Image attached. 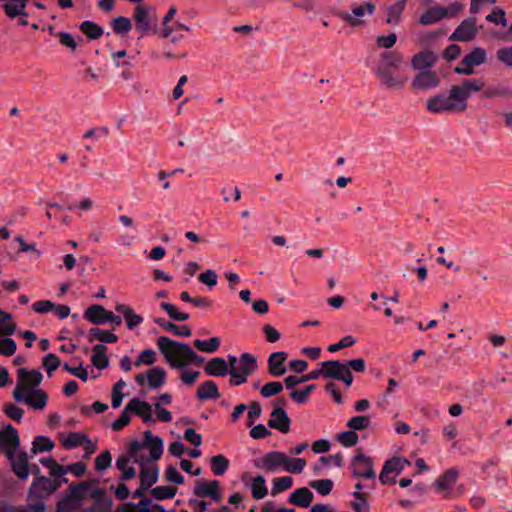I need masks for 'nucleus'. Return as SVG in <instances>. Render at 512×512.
<instances>
[{
    "instance_id": "4d7b16f0",
    "label": "nucleus",
    "mask_w": 512,
    "mask_h": 512,
    "mask_svg": "<svg viewBox=\"0 0 512 512\" xmlns=\"http://www.w3.org/2000/svg\"><path fill=\"white\" fill-rule=\"evenodd\" d=\"M17 349L16 342L7 337L0 338V355L9 357L12 356Z\"/></svg>"
},
{
    "instance_id": "5fc2aeb1",
    "label": "nucleus",
    "mask_w": 512,
    "mask_h": 512,
    "mask_svg": "<svg viewBox=\"0 0 512 512\" xmlns=\"http://www.w3.org/2000/svg\"><path fill=\"white\" fill-rule=\"evenodd\" d=\"M160 306L167 312L169 317L175 321H185L189 318L187 313L180 312L174 305L168 302H162Z\"/></svg>"
},
{
    "instance_id": "3c124183",
    "label": "nucleus",
    "mask_w": 512,
    "mask_h": 512,
    "mask_svg": "<svg viewBox=\"0 0 512 512\" xmlns=\"http://www.w3.org/2000/svg\"><path fill=\"white\" fill-rule=\"evenodd\" d=\"M86 435L80 432L69 433L63 440L62 444L65 448L71 449L81 446L86 441Z\"/></svg>"
},
{
    "instance_id": "13d9d810",
    "label": "nucleus",
    "mask_w": 512,
    "mask_h": 512,
    "mask_svg": "<svg viewBox=\"0 0 512 512\" xmlns=\"http://www.w3.org/2000/svg\"><path fill=\"white\" fill-rule=\"evenodd\" d=\"M310 486L321 495H328L333 488V481L330 479L314 480Z\"/></svg>"
},
{
    "instance_id": "b1692460",
    "label": "nucleus",
    "mask_w": 512,
    "mask_h": 512,
    "mask_svg": "<svg viewBox=\"0 0 512 512\" xmlns=\"http://www.w3.org/2000/svg\"><path fill=\"white\" fill-rule=\"evenodd\" d=\"M459 477V470L456 468H450L444 472L435 482L434 487L437 492L445 491V497L450 495L452 486L456 483Z\"/></svg>"
},
{
    "instance_id": "a878e982",
    "label": "nucleus",
    "mask_w": 512,
    "mask_h": 512,
    "mask_svg": "<svg viewBox=\"0 0 512 512\" xmlns=\"http://www.w3.org/2000/svg\"><path fill=\"white\" fill-rule=\"evenodd\" d=\"M287 353L283 351L274 352L268 358V371L272 376H281L286 373L284 363Z\"/></svg>"
},
{
    "instance_id": "680f3d73",
    "label": "nucleus",
    "mask_w": 512,
    "mask_h": 512,
    "mask_svg": "<svg viewBox=\"0 0 512 512\" xmlns=\"http://www.w3.org/2000/svg\"><path fill=\"white\" fill-rule=\"evenodd\" d=\"M40 462L49 469L52 476H62L66 473L65 468L56 463L52 458H43Z\"/></svg>"
},
{
    "instance_id": "39448f33",
    "label": "nucleus",
    "mask_w": 512,
    "mask_h": 512,
    "mask_svg": "<svg viewBox=\"0 0 512 512\" xmlns=\"http://www.w3.org/2000/svg\"><path fill=\"white\" fill-rule=\"evenodd\" d=\"M157 346L166 362L172 368H183L187 366L191 347L185 343L174 341L166 336L157 339Z\"/></svg>"
},
{
    "instance_id": "cd10ccee",
    "label": "nucleus",
    "mask_w": 512,
    "mask_h": 512,
    "mask_svg": "<svg viewBox=\"0 0 512 512\" xmlns=\"http://www.w3.org/2000/svg\"><path fill=\"white\" fill-rule=\"evenodd\" d=\"M3 9L9 18L17 16L27 17L26 5L27 0H4Z\"/></svg>"
},
{
    "instance_id": "7c9ffc66",
    "label": "nucleus",
    "mask_w": 512,
    "mask_h": 512,
    "mask_svg": "<svg viewBox=\"0 0 512 512\" xmlns=\"http://www.w3.org/2000/svg\"><path fill=\"white\" fill-rule=\"evenodd\" d=\"M131 460L132 457L129 456L128 451L116 460V467L121 471L122 480H130L136 476V469L130 465Z\"/></svg>"
},
{
    "instance_id": "c85d7f7f",
    "label": "nucleus",
    "mask_w": 512,
    "mask_h": 512,
    "mask_svg": "<svg viewBox=\"0 0 512 512\" xmlns=\"http://www.w3.org/2000/svg\"><path fill=\"white\" fill-rule=\"evenodd\" d=\"M313 498V493L308 488L302 487L291 493L289 502L296 506L307 508L312 503Z\"/></svg>"
},
{
    "instance_id": "de8ad7c7",
    "label": "nucleus",
    "mask_w": 512,
    "mask_h": 512,
    "mask_svg": "<svg viewBox=\"0 0 512 512\" xmlns=\"http://www.w3.org/2000/svg\"><path fill=\"white\" fill-rule=\"evenodd\" d=\"M54 447V443L45 436H38L34 439L31 454L35 455L38 452L50 451Z\"/></svg>"
},
{
    "instance_id": "412c9836",
    "label": "nucleus",
    "mask_w": 512,
    "mask_h": 512,
    "mask_svg": "<svg viewBox=\"0 0 512 512\" xmlns=\"http://www.w3.org/2000/svg\"><path fill=\"white\" fill-rule=\"evenodd\" d=\"M19 436L17 430L11 425H7L0 431V448L4 449L6 454L19 448Z\"/></svg>"
},
{
    "instance_id": "f8f14e48",
    "label": "nucleus",
    "mask_w": 512,
    "mask_h": 512,
    "mask_svg": "<svg viewBox=\"0 0 512 512\" xmlns=\"http://www.w3.org/2000/svg\"><path fill=\"white\" fill-rule=\"evenodd\" d=\"M84 318L95 325L111 322L116 326L121 325L122 319L113 312L106 310L103 306L94 304L84 312Z\"/></svg>"
},
{
    "instance_id": "6e6552de",
    "label": "nucleus",
    "mask_w": 512,
    "mask_h": 512,
    "mask_svg": "<svg viewBox=\"0 0 512 512\" xmlns=\"http://www.w3.org/2000/svg\"><path fill=\"white\" fill-rule=\"evenodd\" d=\"M133 20L135 29L146 35L150 31L157 32V15L155 9L146 5H137L134 8Z\"/></svg>"
},
{
    "instance_id": "f3484780",
    "label": "nucleus",
    "mask_w": 512,
    "mask_h": 512,
    "mask_svg": "<svg viewBox=\"0 0 512 512\" xmlns=\"http://www.w3.org/2000/svg\"><path fill=\"white\" fill-rule=\"evenodd\" d=\"M15 474L21 479H27L30 473L28 465V456L19 448L7 454Z\"/></svg>"
},
{
    "instance_id": "4c0bfd02",
    "label": "nucleus",
    "mask_w": 512,
    "mask_h": 512,
    "mask_svg": "<svg viewBox=\"0 0 512 512\" xmlns=\"http://www.w3.org/2000/svg\"><path fill=\"white\" fill-rule=\"evenodd\" d=\"M155 323L162 327L165 331L173 332L175 335L189 337L191 329L188 326H177L172 322H168L163 318H156Z\"/></svg>"
},
{
    "instance_id": "2f4dec72",
    "label": "nucleus",
    "mask_w": 512,
    "mask_h": 512,
    "mask_svg": "<svg viewBox=\"0 0 512 512\" xmlns=\"http://www.w3.org/2000/svg\"><path fill=\"white\" fill-rule=\"evenodd\" d=\"M115 309L124 316L128 329H134L143 322L142 316L135 314L133 310L125 304H117Z\"/></svg>"
},
{
    "instance_id": "4468645a",
    "label": "nucleus",
    "mask_w": 512,
    "mask_h": 512,
    "mask_svg": "<svg viewBox=\"0 0 512 512\" xmlns=\"http://www.w3.org/2000/svg\"><path fill=\"white\" fill-rule=\"evenodd\" d=\"M440 78L436 72L425 70L417 73L411 81V89L415 92H422L437 88Z\"/></svg>"
},
{
    "instance_id": "473e14b6",
    "label": "nucleus",
    "mask_w": 512,
    "mask_h": 512,
    "mask_svg": "<svg viewBox=\"0 0 512 512\" xmlns=\"http://www.w3.org/2000/svg\"><path fill=\"white\" fill-rule=\"evenodd\" d=\"M205 371L210 376H225L228 373V364L223 358L216 357L207 363Z\"/></svg>"
},
{
    "instance_id": "6e6d98bb",
    "label": "nucleus",
    "mask_w": 512,
    "mask_h": 512,
    "mask_svg": "<svg viewBox=\"0 0 512 512\" xmlns=\"http://www.w3.org/2000/svg\"><path fill=\"white\" fill-rule=\"evenodd\" d=\"M151 494L158 500L173 498L176 494V489L169 486H158L151 490Z\"/></svg>"
},
{
    "instance_id": "72a5a7b5",
    "label": "nucleus",
    "mask_w": 512,
    "mask_h": 512,
    "mask_svg": "<svg viewBox=\"0 0 512 512\" xmlns=\"http://www.w3.org/2000/svg\"><path fill=\"white\" fill-rule=\"evenodd\" d=\"M159 475L157 466L146 467L141 466L140 472V483L144 489H149L154 483H156Z\"/></svg>"
},
{
    "instance_id": "2eb2a0df",
    "label": "nucleus",
    "mask_w": 512,
    "mask_h": 512,
    "mask_svg": "<svg viewBox=\"0 0 512 512\" xmlns=\"http://www.w3.org/2000/svg\"><path fill=\"white\" fill-rule=\"evenodd\" d=\"M351 468L354 477H363L365 479H374L376 477L372 459L361 452L353 457Z\"/></svg>"
},
{
    "instance_id": "a19ab883",
    "label": "nucleus",
    "mask_w": 512,
    "mask_h": 512,
    "mask_svg": "<svg viewBox=\"0 0 512 512\" xmlns=\"http://www.w3.org/2000/svg\"><path fill=\"white\" fill-rule=\"evenodd\" d=\"M0 329L2 335L10 336L16 331V324L12 321L10 313L5 312L0 308Z\"/></svg>"
},
{
    "instance_id": "9b49d317",
    "label": "nucleus",
    "mask_w": 512,
    "mask_h": 512,
    "mask_svg": "<svg viewBox=\"0 0 512 512\" xmlns=\"http://www.w3.org/2000/svg\"><path fill=\"white\" fill-rule=\"evenodd\" d=\"M375 73L380 84L389 91H400L404 89L409 80V75L403 70L392 72L375 71Z\"/></svg>"
},
{
    "instance_id": "8fccbe9b",
    "label": "nucleus",
    "mask_w": 512,
    "mask_h": 512,
    "mask_svg": "<svg viewBox=\"0 0 512 512\" xmlns=\"http://www.w3.org/2000/svg\"><path fill=\"white\" fill-rule=\"evenodd\" d=\"M219 345H220V341H219V338H217V337H212L209 340L196 339L194 341V346L198 350L207 352V353L215 352L219 348Z\"/></svg>"
},
{
    "instance_id": "603ef678",
    "label": "nucleus",
    "mask_w": 512,
    "mask_h": 512,
    "mask_svg": "<svg viewBox=\"0 0 512 512\" xmlns=\"http://www.w3.org/2000/svg\"><path fill=\"white\" fill-rule=\"evenodd\" d=\"M353 496L355 500L350 503L351 508L355 512H369V504L366 500V495L359 491H355Z\"/></svg>"
},
{
    "instance_id": "423d86ee",
    "label": "nucleus",
    "mask_w": 512,
    "mask_h": 512,
    "mask_svg": "<svg viewBox=\"0 0 512 512\" xmlns=\"http://www.w3.org/2000/svg\"><path fill=\"white\" fill-rule=\"evenodd\" d=\"M376 10V6L371 1L362 3H354L350 7V11L338 12V17L349 24L353 28H360L366 25L364 17L372 16Z\"/></svg>"
},
{
    "instance_id": "ea45409f",
    "label": "nucleus",
    "mask_w": 512,
    "mask_h": 512,
    "mask_svg": "<svg viewBox=\"0 0 512 512\" xmlns=\"http://www.w3.org/2000/svg\"><path fill=\"white\" fill-rule=\"evenodd\" d=\"M94 339H98L103 343H115L118 341L117 335L99 328H92L89 331V341L92 342Z\"/></svg>"
},
{
    "instance_id": "09e8293b",
    "label": "nucleus",
    "mask_w": 512,
    "mask_h": 512,
    "mask_svg": "<svg viewBox=\"0 0 512 512\" xmlns=\"http://www.w3.org/2000/svg\"><path fill=\"white\" fill-rule=\"evenodd\" d=\"M80 29L90 39H98L103 35V29L92 21L82 22Z\"/></svg>"
},
{
    "instance_id": "37998d69",
    "label": "nucleus",
    "mask_w": 512,
    "mask_h": 512,
    "mask_svg": "<svg viewBox=\"0 0 512 512\" xmlns=\"http://www.w3.org/2000/svg\"><path fill=\"white\" fill-rule=\"evenodd\" d=\"M113 31L118 35H125L132 29L131 20L124 16L116 17L112 20Z\"/></svg>"
},
{
    "instance_id": "6ab92c4d",
    "label": "nucleus",
    "mask_w": 512,
    "mask_h": 512,
    "mask_svg": "<svg viewBox=\"0 0 512 512\" xmlns=\"http://www.w3.org/2000/svg\"><path fill=\"white\" fill-rule=\"evenodd\" d=\"M194 494L198 497H210L215 502L222 499L218 480L210 482L198 480L194 487Z\"/></svg>"
},
{
    "instance_id": "c03bdc74",
    "label": "nucleus",
    "mask_w": 512,
    "mask_h": 512,
    "mask_svg": "<svg viewBox=\"0 0 512 512\" xmlns=\"http://www.w3.org/2000/svg\"><path fill=\"white\" fill-rule=\"evenodd\" d=\"M371 424V418L368 415H358L354 416L347 422V427H349L351 430L355 431H361L369 428Z\"/></svg>"
},
{
    "instance_id": "393cba45",
    "label": "nucleus",
    "mask_w": 512,
    "mask_h": 512,
    "mask_svg": "<svg viewBox=\"0 0 512 512\" xmlns=\"http://www.w3.org/2000/svg\"><path fill=\"white\" fill-rule=\"evenodd\" d=\"M127 411L141 417L145 422L152 421V406L140 400L139 398H132L127 404Z\"/></svg>"
},
{
    "instance_id": "49530a36",
    "label": "nucleus",
    "mask_w": 512,
    "mask_h": 512,
    "mask_svg": "<svg viewBox=\"0 0 512 512\" xmlns=\"http://www.w3.org/2000/svg\"><path fill=\"white\" fill-rule=\"evenodd\" d=\"M252 496L255 499H262L267 495V487L263 476H257L251 483Z\"/></svg>"
},
{
    "instance_id": "aec40b11",
    "label": "nucleus",
    "mask_w": 512,
    "mask_h": 512,
    "mask_svg": "<svg viewBox=\"0 0 512 512\" xmlns=\"http://www.w3.org/2000/svg\"><path fill=\"white\" fill-rule=\"evenodd\" d=\"M382 61L376 71L392 72L402 70L404 58L399 52H386L382 54Z\"/></svg>"
},
{
    "instance_id": "f257e3e1",
    "label": "nucleus",
    "mask_w": 512,
    "mask_h": 512,
    "mask_svg": "<svg viewBox=\"0 0 512 512\" xmlns=\"http://www.w3.org/2000/svg\"><path fill=\"white\" fill-rule=\"evenodd\" d=\"M484 86L485 81L481 78L465 79L460 84L453 85L448 93L430 97L426 102V108L435 114L464 112L470 95L481 91Z\"/></svg>"
},
{
    "instance_id": "69168bd1",
    "label": "nucleus",
    "mask_w": 512,
    "mask_h": 512,
    "mask_svg": "<svg viewBox=\"0 0 512 512\" xmlns=\"http://www.w3.org/2000/svg\"><path fill=\"white\" fill-rule=\"evenodd\" d=\"M112 457L108 450L103 451L95 459V468L97 471H103L111 465Z\"/></svg>"
},
{
    "instance_id": "bf43d9fd",
    "label": "nucleus",
    "mask_w": 512,
    "mask_h": 512,
    "mask_svg": "<svg viewBox=\"0 0 512 512\" xmlns=\"http://www.w3.org/2000/svg\"><path fill=\"white\" fill-rule=\"evenodd\" d=\"M282 390L283 385L281 382H268L261 388V395L265 398H269L279 394Z\"/></svg>"
},
{
    "instance_id": "e2e57ef3",
    "label": "nucleus",
    "mask_w": 512,
    "mask_h": 512,
    "mask_svg": "<svg viewBox=\"0 0 512 512\" xmlns=\"http://www.w3.org/2000/svg\"><path fill=\"white\" fill-rule=\"evenodd\" d=\"M156 361V353L155 351L151 350V349H146V350H143L138 358L136 359L134 365L136 367H139L141 366L142 364H145V365H152L154 364V362Z\"/></svg>"
},
{
    "instance_id": "0e129e2a",
    "label": "nucleus",
    "mask_w": 512,
    "mask_h": 512,
    "mask_svg": "<svg viewBox=\"0 0 512 512\" xmlns=\"http://www.w3.org/2000/svg\"><path fill=\"white\" fill-rule=\"evenodd\" d=\"M496 57L498 61L503 63L506 67H512V45L499 48L496 51Z\"/></svg>"
},
{
    "instance_id": "20e7f679",
    "label": "nucleus",
    "mask_w": 512,
    "mask_h": 512,
    "mask_svg": "<svg viewBox=\"0 0 512 512\" xmlns=\"http://www.w3.org/2000/svg\"><path fill=\"white\" fill-rule=\"evenodd\" d=\"M61 485L59 480H50L46 477L35 479L29 489L28 504L23 508H13L5 512H45L44 500Z\"/></svg>"
},
{
    "instance_id": "0eeeda50",
    "label": "nucleus",
    "mask_w": 512,
    "mask_h": 512,
    "mask_svg": "<svg viewBox=\"0 0 512 512\" xmlns=\"http://www.w3.org/2000/svg\"><path fill=\"white\" fill-rule=\"evenodd\" d=\"M95 491L87 483H81L78 486L70 487V492L62 498L58 504L57 509L59 512H72L80 505V501L87 496H94Z\"/></svg>"
},
{
    "instance_id": "a18cd8bd",
    "label": "nucleus",
    "mask_w": 512,
    "mask_h": 512,
    "mask_svg": "<svg viewBox=\"0 0 512 512\" xmlns=\"http://www.w3.org/2000/svg\"><path fill=\"white\" fill-rule=\"evenodd\" d=\"M210 465L213 473L219 476L223 475L227 471L229 467V461L223 455H215L211 457Z\"/></svg>"
},
{
    "instance_id": "5701e85b",
    "label": "nucleus",
    "mask_w": 512,
    "mask_h": 512,
    "mask_svg": "<svg viewBox=\"0 0 512 512\" xmlns=\"http://www.w3.org/2000/svg\"><path fill=\"white\" fill-rule=\"evenodd\" d=\"M406 0H396L385 7V22L390 26H398L402 21V15L406 8Z\"/></svg>"
},
{
    "instance_id": "052dcab7",
    "label": "nucleus",
    "mask_w": 512,
    "mask_h": 512,
    "mask_svg": "<svg viewBox=\"0 0 512 512\" xmlns=\"http://www.w3.org/2000/svg\"><path fill=\"white\" fill-rule=\"evenodd\" d=\"M358 435L353 430L344 431L337 435V440L345 447H352L358 442Z\"/></svg>"
},
{
    "instance_id": "1a4fd4ad",
    "label": "nucleus",
    "mask_w": 512,
    "mask_h": 512,
    "mask_svg": "<svg viewBox=\"0 0 512 512\" xmlns=\"http://www.w3.org/2000/svg\"><path fill=\"white\" fill-rule=\"evenodd\" d=\"M487 52L482 47H474L466 54L461 62L455 67L454 72L470 76L474 74V68L487 62Z\"/></svg>"
},
{
    "instance_id": "4be33fe9",
    "label": "nucleus",
    "mask_w": 512,
    "mask_h": 512,
    "mask_svg": "<svg viewBox=\"0 0 512 512\" xmlns=\"http://www.w3.org/2000/svg\"><path fill=\"white\" fill-rule=\"evenodd\" d=\"M268 426L277 429L282 433H287L290 429V419L285 410L278 406L273 409L268 421Z\"/></svg>"
},
{
    "instance_id": "ddd939ff",
    "label": "nucleus",
    "mask_w": 512,
    "mask_h": 512,
    "mask_svg": "<svg viewBox=\"0 0 512 512\" xmlns=\"http://www.w3.org/2000/svg\"><path fill=\"white\" fill-rule=\"evenodd\" d=\"M410 465V461L404 457H392L387 460L383 466L382 472L379 476V479L382 484L394 483L395 478L390 475H398L400 474L405 467Z\"/></svg>"
},
{
    "instance_id": "a211bd4d",
    "label": "nucleus",
    "mask_w": 512,
    "mask_h": 512,
    "mask_svg": "<svg viewBox=\"0 0 512 512\" xmlns=\"http://www.w3.org/2000/svg\"><path fill=\"white\" fill-rule=\"evenodd\" d=\"M285 459V454L279 451H272L261 458L257 459L254 462V465L257 468L266 470V471H276L278 469L283 468V462Z\"/></svg>"
},
{
    "instance_id": "58836bf2",
    "label": "nucleus",
    "mask_w": 512,
    "mask_h": 512,
    "mask_svg": "<svg viewBox=\"0 0 512 512\" xmlns=\"http://www.w3.org/2000/svg\"><path fill=\"white\" fill-rule=\"evenodd\" d=\"M257 368L256 359L249 353H243L239 358L238 371L246 375L252 374Z\"/></svg>"
},
{
    "instance_id": "79ce46f5",
    "label": "nucleus",
    "mask_w": 512,
    "mask_h": 512,
    "mask_svg": "<svg viewBox=\"0 0 512 512\" xmlns=\"http://www.w3.org/2000/svg\"><path fill=\"white\" fill-rule=\"evenodd\" d=\"M305 466L306 461L304 459H291L287 455H285L282 469L290 473L299 474L304 470Z\"/></svg>"
},
{
    "instance_id": "e433bc0d",
    "label": "nucleus",
    "mask_w": 512,
    "mask_h": 512,
    "mask_svg": "<svg viewBox=\"0 0 512 512\" xmlns=\"http://www.w3.org/2000/svg\"><path fill=\"white\" fill-rule=\"evenodd\" d=\"M166 379V371L162 367H154L147 371V382L151 389L162 386Z\"/></svg>"
},
{
    "instance_id": "c756f323",
    "label": "nucleus",
    "mask_w": 512,
    "mask_h": 512,
    "mask_svg": "<svg viewBox=\"0 0 512 512\" xmlns=\"http://www.w3.org/2000/svg\"><path fill=\"white\" fill-rule=\"evenodd\" d=\"M442 19H444V7L432 6L423 12L418 21L421 25H431L438 23Z\"/></svg>"
},
{
    "instance_id": "bb28decb",
    "label": "nucleus",
    "mask_w": 512,
    "mask_h": 512,
    "mask_svg": "<svg viewBox=\"0 0 512 512\" xmlns=\"http://www.w3.org/2000/svg\"><path fill=\"white\" fill-rule=\"evenodd\" d=\"M437 55L432 51H423L415 54L411 59V66L414 70H425L435 64Z\"/></svg>"
},
{
    "instance_id": "dca6fc26",
    "label": "nucleus",
    "mask_w": 512,
    "mask_h": 512,
    "mask_svg": "<svg viewBox=\"0 0 512 512\" xmlns=\"http://www.w3.org/2000/svg\"><path fill=\"white\" fill-rule=\"evenodd\" d=\"M478 33L476 19L474 17L463 20L450 36L451 40L460 42L472 41Z\"/></svg>"
},
{
    "instance_id": "774afa93",
    "label": "nucleus",
    "mask_w": 512,
    "mask_h": 512,
    "mask_svg": "<svg viewBox=\"0 0 512 512\" xmlns=\"http://www.w3.org/2000/svg\"><path fill=\"white\" fill-rule=\"evenodd\" d=\"M217 278V273L211 269L201 273L198 277L199 281L207 285L209 288H212L217 284Z\"/></svg>"
},
{
    "instance_id": "864d4df0",
    "label": "nucleus",
    "mask_w": 512,
    "mask_h": 512,
    "mask_svg": "<svg viewBox=\"0 0 512 512\" xmlns=\"http://www.w3.org/2000/svg\"><path fill=\"white\" fill-rule=\"evenodd\" d=\"M293 484V479L290 476L275 478L273 480V487L271 489L272 495H277L282 491L289 489Z\"/></svg>"
},
{
    "instance_id": "7ed1b4c3",
    "label": "nucleus",
    "mask_w": 512,
    "mask_h": 512,
    "mask_svg": "<svg viewBox=\"0 0 512 512\" xmlns=\"http://www.w3.org/2000/svg\"><path fill=\"white\" fill-rule=\"evenodd\" d=\"M143 440H133L128 444L127 451L134 463L145 466L157 461L163 453V441L150 431L143 433Z\"/></svg>"
},
{
    "instance_id": "338daca9",
    "label": "nucleus",
    "mask_w": 512,
    "mask_h": 512,
    "mask_svg": "<svg viewBox=\"0 0 512 512\" xmlns=\"http://www.w3.org/2000/svg\"><path fill=\"white\" fill-rule=\"evenodd\" d=\"M486 20L494 24H500L504 27L507 26L506 14L503 9L494 10L492 13L486 16Z\"/></svg>"
},
{
    "instance_id": "f704fd0d",
    "label": "nucleus",
    "mask_w": 512,
    "mask_h": 512,
    "mask_svg": "<svg viewBox=\"0 0 512 512\" xmlns=\"http://www.w3.org/2000/svg\"><path fill=\"white\" fill-rule=\"evenodd\" d=\"M106 350L107 348L103 344H97L92 349L91 361L98 369H104L109 365Z\"/></svg>"
},
{
    "instance_id": "c9c22d12",
    "label": "nucleus",
    "mask_w": 512,
    "mask_h": 512,
    "mask_svg": "<svg viewBox=\"0 0 512 512\" xmlns=\"http://www.w3.org/2000/svg\"><path fill=\"white\" fill-rule=\"evenodd\" d=\"M197 397L200 400L218 399L220 394L217 385L211 380L205 381L198 387Z\"/></svg>"
},
{
    "instance_id": "f03ea898",
    "label": "nucleus",
    "mask_w": 512,
    "mask_h": 512,
    "mask_svg": "<svg viewBox=\"0 0 512 512\" xmlns=\"http://www.w3.org/2000/svg\"><path fill=\"white\" fill-rule=\"evenodd\" d=\"M41 381V372L20 368L17 372V383L13 390L15 401L25 403L33 409H44L48 397L42 389L38 388Z\"/></svg>"
},
{
    "instance_id": "9d476101",
    "label": "nucleus",
    "mask_w": 512,
    "mask_h": 512,
    "mask_svg": "<svg viewBox=\"0 0 512 512\" xmlns=\"http://www.w3.org/2000/svg\"><path fill=\"white\" fill-rule=\"evenodd\" d=\"M323 376L335 380L343 381L347 387L353 383L352 372L349 367L338 360H329L321 363Z\"/></svg>"
}]
</instances>
